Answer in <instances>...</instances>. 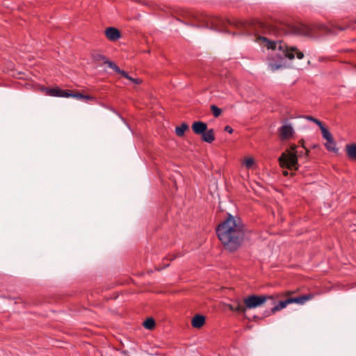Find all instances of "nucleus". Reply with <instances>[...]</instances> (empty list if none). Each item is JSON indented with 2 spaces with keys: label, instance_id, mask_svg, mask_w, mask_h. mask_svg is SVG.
I'll return each mask as SVG.
<instances>
[{
  "label": "nucleus",
  "instance_id": "nucleus-16",
  "mask_svg": "<svg viewBox=\"0 0 356 356\" xmlns=\"http://www.w3.org/2000/svg\"><path fill=\"white\" fill-rule=\"evenodd\" d=\"M188 125L183 122L180 126L177 127L175 129V134L177 136L181 137L184 135V132L188 129Z\"/></svg>",
  "mask_w": 356,
  "mask_h": 356
},
{
  "label": "nucleus",
  "instance_id": "nucleus-11",
  "mask_svg": "<svg viewBox=\"0 0 356 356\" xmlns=\"http://www.w3.org/2000/svg\"><path fill=\"white\" fill-rule=\"evenodd\" d=\"M205 323V317L200 314L194 316L192 318L191 324L195 328H200Z\"/></svg>",
  "mask_w": 356,
  "mask_h": 356
},
{
  "label": "nucleus",
  "instance_id": "nucleus-8",
  "mask_svg": "<svg viewBox=\"0 0 356 356\" xmlns=\"http://www.w3.org/2000/svg\"><path fill=\"white\" fill-rule=\"evenodd\" d=\"M105 35L106 38L112 41L115 42L121 37L120 31L115 27H108L105 30Z\"/></svg>",
  "mask_w": 356,
  "mask_h": 356
},
{
  "label": "nucleus",
  "instance_id": "nucleus-5",
  "mask_svg": "<svg viewBox=\"0 0 356 356\" xmlns=\"http://www.w3.org/2000/svg\"><path fill=\"white\" fill-rule=\"evenodd\" d=\"M267 300H273V297L270 296H257L251 295L243 300V309L245 313L248 309H253L263 305Z\"/></svg>",
  "mask_w": 356,
  "mask_h": 356
},
{
  "label": "nucleus",
  "instance_id": "nucleus-28",
  "mask_svg": "<svg viewBox=\"0 0 356 356\" xmlns=\"http://www.w3.org/2000/svg\"><path fill=\"white\" fill-rule=\"evenodd\" d=\"M275 314V312H272V308L270 309V310H266L264 311V314H263V316L261 317L262 318H265V317H268L272 314Z\"/></svg>",
  "mask_w": 356,
  "mask_h": 356
},
{
  "label": "nucleus",
  "instance_id": "nucleus-24",
  "mask_svg": "<svg viewBox=\"0 0 356 356\" xmlns=\"http://www.w3.org/2000/svg\"><path fill=\"white\" fill-rule=\"evenodd\" d=\"M211 110L213 115H214L215 118H218L222 113L221 109L215 105L211 106Z\"/></svg>",
  "mask_w": 356,
  "mask_h": 356
},
{
  "label": "nucleus",
  "instance_id": "nucleus-20",
  "mask_svg": "<svg viewBox=\"0 0 356 356\" xmlns=\"http://www.w3.org/2000/svg\"><path fill=\"white\" fill-rule=\"evenodd\" d=\"M326 149L330 152H336L337 149L336 148V143L334 142L333 138L330 140V141H327L325 144Z\"/></svg>",
  "mask_w": 356,
  "mask_h": 356
},
{
  "label": "nucleus",
  "instance_id": "nucleus-15",
  "mask_svg": "<svg viewBox=\"0 0 356 356\" xmlns=\"http://www.w3.org/2000/svg\"><path fill=\"white\" fill-rule=\"evenodd\" d=\"M289 305V299L285 300L280 301L277 305L272 307V312L276 313L277 312L285 308Z\"/></svg>",
  "mask_w": 356,
  "mask_h": 356
},
{
  "label": "nucleus",
  "instance_id": "nucleus-29",
  "mask_svg": "<svg viewBox=\"0 0 356 356\" xmlns=\"http://www.w3.org/2000/svg\"><path fill=\"white\" fill-rule=\"evenodd\" d=\"M118 74H121L123 77L127 79L128 80L131 79V76H129V74H127V72H126L124 70H120V72H118Z\"/></svg>",
  "mask_w": 356,
  "mask_h": 356
},
{
  "label": "nucleus",
  "instance_id": "nucleus-30",
  "mask_svg": "<svg viewBox=\"0 0 356 356\" xmlns=\"http://www.w3.org/2000/svg\"><path fill=\"white\" fill-rule=\"evenodd\" d=\"M60 97H72V93H70L67 90H63V92H61L60 94Z\"/></svg>",
  "mask_w": 356,
  "mask_h": 356
},
{
  "label": "nucleus",
  "instance_id": "nucleus-22",
  "mask_svg": "<svg viewBox=\"0 0 356 356\" xmlns=\"http://www.w3.org/2000/svg\"><path fill=\"white\" fill-rule=\"evenodd\" d=\"M72 97L76 98L79 100H82L86 102H87L88 100H89V95H88V94L83 95L80 92H75V93H72Z\"/></svg>",
  "mask_w": 356,
  "mask_h": 356
},
{
  "label": "nucleus",
  "instance_id": "nucleus-17",
  "mask_svg": "<svg viewBox=\"0 0 356 356\" xmlns=\"http://www.w3.org/2000/svg\"><path fill=\"white\" fill-rule=\"evenodd\" d=\"M45 90L47 95L53 97H60L61 92H63V90L58 88H46Z\"/></svg>",
  "mask_w": 356,
  "mask_h": 356
},
{
  "label": "nucleus",
  "instance_id": "nucleus-31",
  "mask_svg": "<svg viewBox=\"0 0 356 356\" xmlns=\"http://www.w3.org/2000/svg\"><path fill=\"white\" fill-rule=\"evenodd\" d=\"M224 130L229 134H232L234 131L233 129L229 125L225 126Z\"/></svg>",
  "mask_w": 356,
  "mask_h": 356
},
{
  "label": "nucleus",
  "instance_id": "nucleus-36",
  "mask_svg": "<svg viewBox=\"0 0 356 356\" xmlns=\"http://www.w3.org/2000/svg\"><path fill=\"white\" fill-rule=\"evenodd\" d=\"M169 266V264H165V265L164 266V268H165V267H167V266ZM161 268H163H163H157V270H160Z\"/></svg>",
  "mask_w": 356,
  "mask_h": 356
},
{
  "label": "nucleus",
  "instance_id": "nucleus-37",
  "mask_svg": "<svg viewBox=\"0 0 356 356\" xmlns=\"http://www.w3.org/2000/svg\"><path fill=\"white\" fill-rule=\"evenodd\" d=\"M337 28H338L340 31H343V30H344V28H343V27L337 26Z\"/></svg>",
  "mask_w": 356,
  "mask_h": 356
},
{
  "label": "nucleus",
  "instance_id": "nucleus-7",
  "mask_svg": "<svg viewBox=\"0 0 356 356\" xmlns=\"http://www.w3.org/2000/svg\"><path fill=\"white\" fill-rule=\"evenodd\" d=\"M280 136L282 140H286L293 136L294 130L293 127L289 124H285L282 126L279 129Z\"/></svg>",
  "mask_w": 356,
  "mask_h": 356
},
{
  "label": "nucleus",
  "instance_id": "nucleus-3",
  "mask_svg": "<svg viewBox=\"0 0 356 356\" xmlns=\"http://www.w3.org/2000/svg\"><path fill=\"white\" fill-rule=\"evenodd\" d=\"M259 38L265 42V46L268 49L278 51L277 56L280 60L277 61H270L268 63V66L272 71H275L285 67V58L292 60L295 58V55H296L298 59H302L304 57V54L299 51L296 47H289L282 40L275 42L268 40L265 37H260Z\"/></svg>",
  "mask_w": 356,
  "mask_h": 356
},
{
  "label": "nucleus",
  "instance_id": "nucleus-38",
  "mask_svg": "<svg viewBox=\"0 0 356 356\" xmlns=\"http://www.w3.org/2000/svg\"><path fill=\"white\" fill-rule=\"evenodd\" d=\"M283 175H285V176L288 175V172H287V171H286V170H285V171H284V172H283Z\"/></svg>",
  "mask_w": 356,
  "mask_h": 356
},
{
  "label": "nucleus",
  "instance_id": "nucleus-6",
  "mask_svg": "<svg viewBox=\"0 0 356 356\" xmlns=\"http://www.w3.org/2000/svg\"><path fill=\"white\" fill-rule=\"evenodd\" d=\"M279 163L282 168L289 170H298V158L295 152L282 153L279 158Z\"/></svg>",
  "mask_w": 356,
  "mask_h": 356
},
{
  "label": "nucleus",
  "instance_id": "nucleus-2",
  "mask_svg": "<svg viewBox=\"0 0 356 356\" xmlns=\"http://www.w3.org/2000/svg\"><path fill=\"white\" fill-rule=\"evenodd\" d=\"M216 234L224 248L234 252L243 241L245 226L240 218L229 213L227 218L217 227Z\"/></svg>",
  "mask_w": 356,
  "mask_h": 356
},
{
  "label": "nucleus",
  "instance_id": "nucleus-19",
  "mask_svg": "<svg viewBox=\"0 0 356 356\" xmlns=\"http://www.w3.org/2000/svg\"><path fill=\"white\" fill-rule=\"evenodd\" d=\"M321 130L323 137L327 140L330 141V140L333 138L331 133L328 131V129L324 127L323 124L321 127H319Z\"/></svg>",
  "mask_w": 356,
  "mask_h": 356
},
{
  "label": "nucleus",
  "instance_id": "nucleus-4",
  "mask_svg": "<svg viewBox=\"0 0 356 356\" xmlns=\"http://www.w3.org/2000/svg\"><path fill=\"white\" fill-rule=\"evenodd\" d=\"M226 22L219 17H205L204 22L198 24L197 27H204L219 32H227L225 29Z\"/></svg>",
  "mask_w": 356,
  "mask_h": 356
},
{
  "label": "nucleus",
  "instance_id": "nucleus-18",
  "mask_svg": "<svg viewBox=\"0 0 356 356\" xmlns=\"http://www.w3.org/2000/svg\"><path fill=\"white\" fill-rule=\"evenodd\" d=\"M90 56L92 60L97 63L102 61L103 63L106 64L105 60H108L104 56L97 52L92 53Z\"/></svg>",
  "mask_w": 356,
  "mask_h": 356
},
{
  "label": "nucleus",
  "instance_id": "nucleus-12",
  "mask_svg": "<svg viewBox=\"0 0 356 356\" xmlns=\"http://www.w3.org/2000/svg\"><path fill=\"white\" fill-rule=\"evenodd\" d=\"M227 307L231 311L236 312L238 314L245 315V309H243V305L239 300H237L232 304L227 305Z\"/></svg>",
  "mask_w": 356,
  "mask_h": 356
},
{
  "label": "nucleus",
  "instance_id": "nucleus-23",
  "mask_svg": "<svg viewBox=\"0 0 356 356\" xmlns=\"http://www.w3.org/2000/svg\"><path fill=\"white\" fill-rule=\"evenodd\" d=\"M106 64L108 65V66L113 69L115 72L118 73L120 72V68L113 62L109 61L108 60H105Z\"/></svg>",
  "mask_w": 356,
  "mask_h": 356
},
{
  "label": "nucleus",
  "instance_id": "nucleus-14",
  "mask_svg": "<svg viewBox=\"0 0 356 356\" xmlns=\"http://www.w3.org/2000/svg\"><path fill=\"white\" fill-rule=\"evenodd\" d=\"M346 149L348 157L356 161V144L347 145Z\"/></svg>",
  "mask_w": 356,
  "mask_h": 356
},
{
  "label": "nucleus",
  "instance_id": "nucleus-27",
  "mask_svg": "<svg viewBox=\"0 0 356 356\" xmlns=\"http://www.w3.org/2000/svg\"><path fill=\"white\" fill-rule=\"evenodd\" d=\"M318 29H319L321 31H323V32H325V33H332V31H331L329 28H327V27H326V26H323V25H320V26H318Z\"/></svg>",
  "mask_w": 356,
  "mask_h": 356
},
{
  "label": "nucleus",
  "instance_id": "nucleus-26",
  "mask_svg": "<svg viewBox=\"0 0 356 356\" xmlns=\"http://www.w3.org/2000/svg\"><path fill=\"white\" fill-rule=\"evenodd\" d=\"M244 164L248 168H252L254 164V160L252 158L245 159Z\"/></svg>",
  "mask_w": 356,
  "mask_h": 356
},
{
  "label": "nucleus",
  "instance_id": "nucleus-34",
  "mask_svg": "<svg viewBox=\"0 0 356 356\" xmlns=\"http://www.w3.org/2000/svg\"><path fill=\"white\" fill-rule=\"evenodd\" d=\"M261 318H262L261 317H259L257 316H253V321H257L259 319H261Z\"/></svg>",
  "mask_w": 356,
  "mask_h": 356
},
{
  "label": "nucleus",
  "instance_id": "nucleus-13",
  "mask_svg": "<svg viewBox=\"0 0 356 356\" xmlns=\"http://www.w3.org/2000/svg\"><path fill=\"white\" fill-rule=\"evenodd\" d=\"M201 137L203 141L207 142L208 143H211L215 140L213 129H207V131L201 135Z\"/></svg>",
  "mask_w": 356,
  "mask_h": 356
},
{
  "label": "nucleus",
  "instance_id": "nucleus-32",
  "mask_svg": "<svg viewBox=\"0 0 356 356\" xmlns=\"http://www.w3.org/2000/svg\"><path fill=\"white\" fill-rule=\"evenodd\" d=\"M131 81H132L133 83H136V84H140L142 81L140 79H134V78H132L131 77V79H129Z\"/></svg>",
  "mask_w": 356,
  "mask_h": 356
},
{
  "label": "nucleus",
  "instance_id": "nucleus-33",
  "mask_svg": "<svg viewBox=\"0 0 356 356\" xmlns=\"http://www.w3.org/2000/svg\"><path fill=\"white\" fill-rule=\"evenodd\" d=\"M299 143L306 149L307 152H309V150L304 147V141L302 140H300Z\"/></svg>",
  "mask_w": 356,
  "mask_h": 356
},
{
  "label": "nucleus",
  "instance_id": "nucleus-10",
  "mask_svg": "<svg viewBox=\"0 0 356 356\" xmlns=\"http://www.w3.org/2000/svg\"><path fill=\"white\" fill-rule=\"evenodd\" d=\"M312 298H313V295L307 294V295L300 296L298 297L289 298L288 299H289V304L296 303V304H299V305H303L307 300H311Z\"/></svg>",
  "mask_w": 356,
  "mask_h": 356
},
{
  "label": "nucleus",
  "instance_id": "nucleus-9",
  "mask_svg": "<svg viewBox=\"0 0 356 356\" xmlns=\"http://www.w3.org/2000/svg\"><path fill=\"white\" fill-rule=\"evenodd\" d=\"M193 131L197 135H202L207 129V124L201 121H195L191 126Z\"/></svg>",
  "mask_w": 356,
  "mask_h": 356
},
{
  "label": "nucleus",
  "instance_id": "nucleus-25",
  "mask_svg": "<svg viewBox=\"0 0 356 356\" xmlns=\"http://www.w3.org/2000/svg\"><path fill=\"white\" fill-rule=\"evenodd\" d=\"M306 118L307 120H309V121H312V122H314L315 124H316L319 127H321L323 124L319 120L314 118L313 116L308 115L306 117Z\"/></svg>",
  "mask_w": 356,
  "mask_h": 356
},
{
  "label": "nucleus",
  "instance_id": "nucleus-35",
  "mask_svg": "<svg viewBox=\"0 0 356 356\" xmlns=\"http://www.w3.org/2000/svg\"><path fill=\"white\" fill-rule=\"evenodd\" d=\"M291 149L293 152L296 151V145H293L291 146Z\"/></svg>",
  "mask_w": 356,
  "mask_h": 356
},
{
  "label": "nucleus",
  "instance_id": "nucleus-21",
  "mask_svg": "<svg viewBox=\"0 0 356 356\" xmlns=\"http://www.w3.org/2000/svg\"><path fill=\"white\" fill-rule=\"evenodd\" d=\"M143 326L146 329L151 330L155 327V321L152 318H147L145 321H144Z\"/></svg>",
  "mask_w": 356,
  "mask_h": 356
},
{
  "label": "nucleus",
  "instance_id": "nucleus-1",
  "mask_svg": "<svg viewBox=\"0 0 356 356\" xmlns=\"http://www.w3.org/2000/svg\"><path fill=\"white\" fill-rule=\"evenodd\" d=\"M238 29H243L244 32L252 31L269 35H298L314 36V28L302 23L263 22L257 21L252 23L236 22L234 24Z\"/></svg>",
  "mask_w": 356,
  "mask_h": 356
}]
</instances>
